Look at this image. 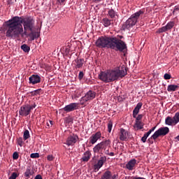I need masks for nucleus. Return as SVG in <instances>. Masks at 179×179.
I'll use <instances>...</instances> for the list:
<instances>
[{"instance_id": "f257e3e1", "label": "nucleus", "mask_w": 179, "mask_h": 179, "mask_svg": "<svg viewBox=\"0 0 179 179\" xmlns=\"http://www.w3.org/2000/svg\"><path fill=\"white\" fill-rule=\"evenodd\" d=\"M34 29V19L31 17H22L15 16L6 21L3 27L6 37L15 38L22 36H27V31H33Z\"/></svg>"}, {"instance_id": "f03ea898", "label": "nucleus", "mask_w": 179, "mask_h": 179, "mask_svg": "<svg viewBox=\"0 0 179 179\" xmlns=\"http://www.w3.org/2000/svg\"><path fill=\"white\" fill-rule=\"evenodd\" d=\"M118 37H110L108 36H101L96 41V46L98 48H110L111 50L125 51L127 50V43L122 41L123 36Z\"/></svg>"}, {"instance_id": "7ed1b4c3", "label": "nucleus", "mask_w": 179, "mask_h": 179, "mask_svg": "<svg viewBox=\"0 0 179 179\" xmlns=\"http://www.w3.org/2000/svg\"><path fill=\"white\" fill-rule=\"evenodd\" d=\"M127 69L125 66L115 67L114 69L101 71L99 74V80L104 81V83H110L111 81H116L119 78L127 76Z\"/></svg>"}, {"instance_id": "20e7f679", "label": "nucleus", "mask_w": 179, "mask_h": 179, "mask_svg": "<svg viewBox=\"0 0 179 179\" xmlns=\"http://www.w3.org/2000/svg\"><path fill=\"white\" fill-rule=\"evenodd\" d=\"M141 14H143V11L140 10L137 13H134V15H131L128 20H126V22L123 23L122 26V30H129L132 29V27H134V24H136L138 20L139 19Z\"/></svg>"}, {"instance_id": "39448f33", "label": "nucleus", "mask_w": 179, "mask_h": 179, "mask_svg": "<svg viewBox=\"0 0 179 179\" xmlns=\"http://www.w3.org/2000/svg\"><path fill=\"white\" fill-rule=\"evenodd\" d=\"M111 141L110 140H105L104 141H101L100 143L95 145L93 150L95 153H99V152H102L103 150H105V153L106 155H110L109 150H107L108 146H110Z\"/></svg>"}, {"instance_id": "423d86ee", "label": "nucleus", "mask_w": 179, "mask_h": 179, "mask_svg": "<svg viewBox=\"0 0 179 179\" xmlns=\"http://www.w3.org/2000/svg\"><path fill=\"white\" fill-rule=\"evenodd\" d=\"M36 106L37 105H36V103L22 106L19 110L20 115H21L22 117H27V115L30 114L31 110L36 108Z\"/></svg>"}, {"instance_id": "0eeeda50", "label": "nucleus", "mask_w": 179, "mask_h": 179, "mask_svg": "<svg viewBox=\"0 0 179 179\" xmlns=\"http://www.w3.org/2000/svg\"><path fill=\"white\" fill-rule=\"evenodd\" d=\"M169 127H159V129H157V131H155L154 134L151 136V138L152 139H157L159 136H166V134H169Z\"/></svg>"}, {"instance_id": "6e6552de", "label": "nucleus", "mask_w": 179, "mask_h": 179, "mask_svg": "<svg viewBox=\"0 0 179 179\" xmlns=\"http://www.w3.org/2000/svg\"><path fill=\"white\" fill-rule=\"evenodd\" d=\"M96 92L94 90H89L87 94H85L83 97H81L80 104H85V102H87V101H92L93 99L96 97Z\"/></svg>"}, {"instance_id": "1a4fd4ad", "label": "nucleus", "mask_w": 179, "mask_h": 179, "mask_svg": "<svg viewBox=\"0 0 179 179\" xmlns=\"http://www.w3.org/2000/svg\"><path fill=\"white\" fill-rule=\"evenodd\" d=\"M179 122V111L176 112L174 117H166L165 124L166 125H176Z\"/></svg>"}, {"instance_id": "9d476101", "label": "nucleus", "mask_w": 179, "mask_h": 179, "mask_svg": "<svg viewBox=\"0 0 179 179\" xmlns=\"http://www.w3.org/2000/svg\"><path fill=\"white\" fill-rule=\"evenodd\" d=\"M176 22L174 20H171V22H168L166 23V25L162 27L161 29H159L158 31L159 34H162V31H167V30H171V29H173V27H175Z\"/></svg>"}, {"instance_id": "9b49d317", "label": "nucleus", "mask_w": 179, "mask_h": 179, "mask_svg": "<svg viewBox=\"0 0 179 179\" xmlns=\"http://www.w3.org/2000/svg\"><path fill=\"white\" fill-rule=\"evenodd\" d=\"M79 103H71L70 104H67L66 106H64V111H66L67 113L70 111H74L75 109H78Z\"/></svg>"}, {"instance_id": "f8f14e48", "label": "nucleus", "mask_w": 179, "mask_h": 179, "mask_svg": "<svg viewBox=\"0 0 179 179\" xmlns=\"http://www.w3.org/2000/svg\"><path fill=\"white\" fill-rule=\"evenodd\" d=\"M78 136H77V134H73L71 136H69V138H67L66 143L69 146L71 145H75V143L78 141Z\"/></svg>"}, {"instance_id": "ddd939ff", "label": "nucleus", "mask_w": 179, "mask_h": 179, "mask_svg": "<svg viewBox=\"0 0 179 179\" xmlns=\"http://www.w3.org/2000/svg\"><path fill=\"white\" fill-rule=\"evenodd\" d=\"M100 138H101V131H98L97 133L90 136V142L92 143V145H94L95 143L98 141V139H100Z\"/></svg>"}, {"instance_id": "4468645a", "label": "nucleus", "mask_w": 179, "mask_h": 179, "mask_svg": "<svg viewBox=\"0 0 179 179\" xmlns=\"http://www.w3.org/2000/svg\"><path fill=\"white\" fill-rule=\"evenodd\" d=\"M136 159H131L130 161L127 163L125 168L129 169V171H132V170L136 168Z\"/></svg>"}, {"instance_id": "2eb2a0df", "label": "nucleus", "mask_w": 179, "mask_h": 179, "mask_svg": "<svg viewBox=\"0 0 179 179\" xmlns=\"http://www.w3.org/2000/svg\"><path fill=\"white\" fill-rule=\"evenodd\" d=\"M29 83H32V85H36V83H40L41 82V78L38 76V75L33 74L29 78Z\"/></svg>"}, {"instance_id": "dca6fc26", "label": "nucleus", "mask_w": 179, "mask_h": 179, "mask_svg": "<svg viewBox=\"0 0 179 179\" xmlns=\"http://www.w3.org/2000/svg\"><path fill=\"white\" fill-rule=\"evenodd\" d=\"M119 136L121 141H127V139L128 138V133L127 131H126V129L122 127L120 129Z\"/></svg>"}, {"instance_id": "f3484780", "label": "nucleus", "mask_w": 179, "mask_h": 179, "mask_svg": "<svg viewBox=\"0 0 179 179\" xmlns=\"http://www.w3.org/2000/svg\"><path fill=\"white\" fill-rule=\"evenodd\" d=\"M107 160V157L106 155H103L102 157H100L96 164H94V169H100L101 166L104 164Z\"/></svg>"}, {"instance_id": "a211bd4d", "label": "nucleus", "mask_w": 179, "mask_h": 179, "mask_svg": "<svg viewBox=\"0 0 179 179\" xmlns=\"http://www.w3.org/2000/svg\"><path fill=\"white\" fill-rule=\"evenodd\" d=\"M84 64L85 59H76V60H74L76 69H80V67H83Z\"/></svg>"}, {"instance_id": "6ab92c4d", "label": "nucleus", "mask_w": 179, "mask_h": 179, "mask_svg": "<svg viewBox=\"0 0 179 179\" xmlns=\"http://www.w3.org/2000/svg\"><path fill=\"white\" fill-rule=\"evenodd\" d=\"M25 36H27L30 38L31 41H33L34 40H36V38H38V37H40V33L32 31L30 34L27 33V35Z\"/></svg>"}, {"instance_id": "aec40b11", "label": "nucleus", "mask_w": 179, "mask_h": 179, "mask_svg": "<svg viewBox=\"0 0 179 179\" xmlns=\"http://www.w3.org/2000/svg\"><path fill=\"white\" fill-rule=\"evenodd\" d=\"M143 103H138L136 104V106L134 108V110H133V117L134 118H137V115L138 114L140 109L142 108Z\"/></svg>"}, {"instance_id": "412c9836", "label": "nucleus", "mask_w": 179, "mask_h": 179, "mask_svg": "<svg viewBox=\"0 0 179 179\" xmlns=\"http://www.w3.org/2000/svg\"><path fill=\"white\" fill-rule=\"evenodd\" d=\"M155 129L156 127H152V129H150V130L148 131V133H145V134L143 136V138H141V141H143V143H146L148 136L152 134V132H153V131H155Z\"/></svg>"}, {"instance_id": "4be33fe9", "label": "nucleus", "mask_w": 179, "mask_h": 179, "mask_svg": "<svg viewBox=\"0 0 179 179\" xmlns=\"http://www.w3.org/2000/svg\"><path fill=\"white\" fill-rule=\"evenodd\" d=\"M91 155H92L91 152H90V150H87L86 152H84L82 159L84 162H87V160H90Z\"/></svg>"}, {"instance_id": "5701e85b", "label": "nucleus", "mask_w": 179, "mask_h": 179, "mask_svg": "<svg viewBox=\"0 0 179 179\" xmlns=\"http://www.w3.org/2000/svg\"><path fill=\"white\" fill-rule=\"evenodd\" d=\"M112 177V173L111 171H107L103 173V175H102L101 179H111ZM92 179H98V178H92Z\"/></svg>"}, {"instance_id": "b1692460", "label": "nucleus", "mask_w": 179, "mask_h": 179, "mask_svg": "<svg viewBox=\"0 0 179 179\" xmlns=\"http://www.w3.org/2000/svg\"><path fill=\"white\" fill-rule=\"evenodd\" d=\"M24 176L26 179H29L30 178V176H33V171H31V169H30V168H27L24 173Z\"/></svg>"}, {"instance_id": "393cba45", "label": "nucleus", "mask_w": 179, "mask_h": 179, "mask_svg": "<svg viewBox=\"0 0 179 179\" xmlns=\"http://www.w3.org/2000/svg\"><path fill=\"white\" fill-rule=\"evenodd\" d=\"M178 88V85H168V92H175Z\"/></svg>"}, {"instance_id": "a878e982", "label": "nucleus", "mask_w": 179, "mask_h": 179, "mask_svg": "<svg viewBox=\"0 0 179 179\" xmlns=\"http://www.w3.org/2000/svg\"><path fill=\"white\" fill-rule=\"evenodd\" d=\"M102 22L104 27H110V24H111V20H109L108 18H103Z\"/></svg>"}, {"instance_id": "bb28decb", "label": "nucleus", "mask_w": 179, "mask_h": 179, "mask_svg": "<svg viewBox=\"0 0 179 179\" xmlns=\"http://www.w3.org/2000/svg\"><path fill=\"white\" fill-rule=\"evenodd\" d=\"M144 124L141 120L138 122H136V124H134V127H136V129H143Z\"/></svg>"}, {"instance_id": "cd10ccee", "label": "nucleus", "mask_w": 179, "mask_h": 179, "mask_svg": "<svg viewBox=\"0 0 179 179\" xmlns=\"http://www.w3.org/2000/svg\"><path fill=\"white\" fill-rule=\"evenodd\" d=\"M21 50L24 51V52H29L30 51V47L27 45V44H24L21 45Z\"/></svg>"}, {"instance_id": "c85d7f7f", "label": "nucleus", "mask_w": 179, "mask_h": 179, "mask_svg": "<svg viewBox=\"0 0 179 179\" xmlns=\"http://www.w3.org/2000/svg\"><path fill=\"white\" fill-rule=\"evenodd\" d=\"M23 138L24 141H27V139L30 138V132L29 131V130L26 129L24 131Z\"/></svg>"}, {"instance_id": "c756f323", "label": "nucleus", "mask_w": 179, "mask_h": 179, "mask_svg": "<svg viewBox=\"0 0 179 179\" xmlns=\"http://www.w3.org/2000/svg\"><path fill=\"white\" fill-rule=\"evenodd\" d=\"M108 16H110V17H115L117 13H115V11H114V9H109L108 11Z\"/></svg>"}, {"instance_id": "7c9ffc66", "label": "nucleus", "mask_w": 179, "mask_h": 179, "mask_svg": "<svg viewBox=\"0 0 179 179\" xmlns=\"http://www.w3.org/2000/svg\"><path fill=\"white\" fill-rule=\"evenodd\" d=\"M17 143L20 146L21 148L23 146V138L20 137L17 139Z\"/></svg>"}, {"instance_id": "2f4dec72", "label": "nucleus", "mask_w": 179, "mask_h": 179, "mask_svg": "<svg viewBox=\"0 0 179 179\" xmlns=\"http://www.w3.org/2000/svg\"><path fill=\"white\" fill-rule=\"evenodd\" d=\"M113 124L112 120H110L108 122V132H111L112 129H113Z\"/></svg>"}, {"instance_id": "473e14b6", "label": "nucleus", "mask_w": 179, "mask_h": 179, "mask_svg": "<svg viewBox=\"0 0 179 179\" xmlns=\"http://www.w3.org/2000/svg\"><path fill=\"white\" fill-rule=\"evenodd\" d=\"M17 177H19V174H17L16 172H14L11 174L8 179H16Z\"/></svg>"}, {"instance_id": "72a5a7b5", "label": "nucleus", "mask_w": 179, "mask_h": 179, "mask_svg": "<svg viewBox=\"0 0 179 179\" xmlns=\"http://www.w3.org/2000/svg\"><path fill=\"white\" fill-rule=\"evenodd\" d=\"M30 157L31 159H38V157H40V154L36 152V153H31L30 155Z\"/></svg>"}, {"instance_id": "f704fd0d", "label": "nucleus", "mask_w": 179, "mask_h": 179, "mask_svg": "<svg viewBox=\"0 0 179 179\" xmlns=\"http://www.w3.org/2000/svg\"><path fill=\"white\" fill-rule=\"evenodd\" d=\"M13 159L14 160H17V159H19V153H17V152H15L13 154Z\"/></svg>"}, {"instance_id": "c9c22d12", "label": "nucleus", "mask_w": 179, "mask_h": 179, "mask_svg": "<svg viewBox=\"0 0 179 179\" xmlns=\"http://www.w3.org/2000/svg\"><path fill=\"white\" fill-rule=\"evenodd\" d=\"M164 80H171V74H169V73H166L164 74Z\"/></svg>"}, {"instance_id": "e433bc0d", "label": "nucleus", "mask_w": 179, "mask_h": 179, "mask_svg": "<svg viewBox=\"0 0 179 179\" xmlns=\"http://www.w3.org/2000/svg\"><path fill=\"white\" fill-rule=\"evenodd\" d=\"M66 0H57V3L58 6H63Z\"/></svg>"}, {"instance_id": "4c0bfd02", "label": "nucleus", "mask_w": 179, "mask_h": 179, "mask_svg": "<svg viewBox=\"0 0 179 179\" xmlns=\"http://www.w3.org/2000/svg\"><path fill=\"white\" fill-rule=\"evenodd\" d=\"M83 77H84L83 71H80L79 76H78L79 80H83Z\"/></svg>"}, {"instance_id": "58836bf2", "label": "nucleus", "mask_w": 179, "mask_h": 179, "mask_svg": "<svg viewBox=\"0 0 179 179\" xmlns=\"http://www.w3.org/2000/svg\"><path fill=\"white\" fill-rule=\"evenodd\" d=\"M143 117V115H138V117L136 118V122H139L142 120V118Z\"/></svg>"}, {"instance_id": "ea45409f", "label": "nucleus", "mask_w": 179, "mask_h": 179, "mask_svg": "<svg viewBox=\"0 0 179 179\" xmlns=\"http://www.w3.org/2000/svg\"><path fill=\"white\" fill-rule=\"evenodd\" d=\"M55 157L52 155V154H50L49 155H47V159L48 160H54Z\"/></svg>"}, {"instance_id": "a19ab883", "label": "nucleus", "mask_w": 179, "mask_h": 179, "mask_svg": "<svg viewBox=\"0 0 179 179\" xmlns=\"http://www.w3.org/2000/svg\"><path fill=\"white\" fill-rule=\"evenodd\" d=\"M176 10H179V6H175L173 11V14H175Z\"/></svg>"}, {"instance_id": "79ce46f5", "label": "nucleus", "mask_w": 179, "mask_h": 179, "mask_svg": "<svg viewBox=\"0 0 179 179\" xmlns=\"http://www.w3.org/2000/svg\"><path fill=\"white\" fill-rule=\"evenodd\" d=\"M133 179H147V178H144V176H134Z\"/></svg>"}, {"instance_id": "37998d69", "label": "nucleus", "mask_w": 179, "mask_h": 179, "mask_svg": "<svg viewBox=\"0 0 179 179\" xmlns=\"http://www.w3.org/2000/svg\"><path fill=\"white\" fill-rule=\"evenodd\" d=\"M52 70V66H50V64H48L46 66V71H51Z\"/></svg>"}, {"instance_id": "c03bdc74", "label": "nucleus", "mask_w": 179, "mask_h": 179, "mask_svg": "<svg viewBox=\"0 0 179 179\" xmlns=\"http://www.w3.org/2000/svg\"><path fill=\"white\" fill-rule=\"evenodd\" d=\"M34 179H43V177L41 176V175H37Z\"/></svg>"}, {"instance_id": "a18cd8bd", "label": "nucleus", "mask_w": 179, "mask_h": 179, "mask_svg": "<svg viewBox=\"0 0 179 179\" xmlns=\"http://www.w3.org/2000/svg\"><path fill=\"white\" fill-rule=\"evenodd\" d=\"M112 178L113 179H117V175H113Z\"/></svg>"}, {"instance_id": "49530a36", "label": "nucleus", "mask_w": 179, "mask_h": 179, "mask_svg": "<svg viewBox=\"0 0 179 179\" xmlns=\"http://www.w3.org/2000/svg\"><path fill=\"white\" fill-rule=\"evenodd\" d=\"M70 49L69 48H66V53H69Z\"/></svg>"}, {"instance_id": "de8ad7c7", "label": "nucleus", "mask_w": 179, "mask_h": 179, "mask_svg": "<svg viewBox=\"0 0 179 179\" xmlns=\"http://www.w3.org/2000/svg\"><path fill=\"white\" fill-rule=\"evenodd\" d=\"M109 155L110 156L115 155L114 152H110Z\"/></svg>"}, {"instance_id": "09e8293b", "label": "nucleus", "mask_w": 179, "mask_h": 179, "mask_svg": "<svg viewBox=\"0 0 179 179\" xmlns=\"http://www.w3.org/2000/svg\"><path fill=\"white\" fill-rule=\"evenodd\" d=\"M94 2H101V0H94Z\"/></svg>"}, {"instance_id": "8fccbe9b", "label": "nucleus", "mask_w": 179, "mask_h": 179, "mask_svg": "<svg viewBox=\"0 0 179 179\" xmlns=\"http://www.w3.org/2000/svg\"><path fill=\"white\" fill-rule=\"evenodd\" d=\"M176 139H178V141H179V134H178V136H176Z\"/></svg>"}, {"instance_id": "3c124183", "label": "nucleus", "mask_w": 179, "mask_h": 179, "mask_svg": "<svg viewBox=\"0 0 179 179\" xmlns=\"http://www.w3.org/2000/svg\"><path fill=\"white\" fill-rule=\"evenodd\" d=\"M50 125H52V120H50Z\"/></svg>"}, {"instance_id": "603ef678", "label": "nucleus", "mask_w": 179, "mask_h": 179, "mask_svg": "<svg viewBox=\"0 0 179 179\" xmlns=\"http://www.w3.org/2000/svg\"><path fill=\"white\" fill-rule=\"evenodd\" d=\"M47 125H48V127H50V124H47Z\"/></svg>"}, {"instance_id": "864d4df0", "label": "nucleus", "mask_w": 179, "mask_h": 179, "mask_svg": "<svg viewBox=\"0 0 179 179\" xmlns=\"http://www.w3.org/2000/svg\"><path fill=\"white\" fill-rule=\"evenodd\" d=\"M40 122H43V120H42V119H41Z\"/></svg>"}, {"instance_id": "5fc2aeb1", "label": "nucleus", "mask_w": 179, "mask_h": 179, "mask_svg": "<svg viewBox=\"0 0 179 179\" xmlns=\"http://www.w3.org/2000/svg\"><path fill=\"white\" fill-rule=\"evenodd\" d=\"M36 92H37V91H35L34 94H36Z\"/></svg>"}, {"instance_id": "6e6d98bb", "label": "nucleus", "mask_w": 179, "mask_h": 179, "mask_svg": "<svg viewBox=\"0 0 179 179\" xmlns=\"http://www.w3.org/2000/svg\"><path fill=\"white\" fill-rule=\"evenodd\" d=\"M162 179H166V178H162Z\"/></svg>"}]
</instances>
